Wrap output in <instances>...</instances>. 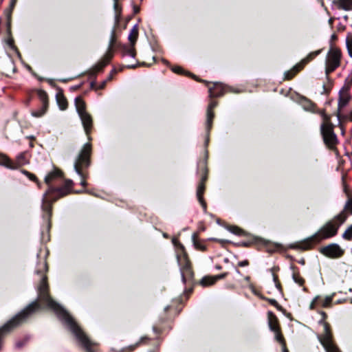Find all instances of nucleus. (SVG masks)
<instances>
[{
	"label": "nucleus",
	"instance_id": "72a5a7b5",
	"mask_svg": "<svg viewBox=\"0 0 352 352\" xmlns=\"http://www.w3.org/2000/svg\"><path fill=\"white\" fill-rule=\"evenodd\" d=\"M201 168H202V172L203 173H202L201 179V182H203L204 184V182L207 179V168L205 166V165H204Z\"/></svg>",
	"mask_w": 352,
	"mask_h": 352
},
{
	"label": "nucleus",
	"instance_id": "4be33fe9",
	"mask_svg": "<svg viewBox=\"0 0 352 352\" xmlns=\"http://www.w3.org/2000/svg\"><path fill=\"white\" fill-rule=\"evenodd\" d=\"M197 238V234L196 233H193L192 235V239L195 248L200 251H204L206 250V246L201 242L199 241Z\"/></svg>",
	"mask_w": 352,
	"mask_h": 352
},
{
	"label": "nucleus",
	"instance_id": "f257e3e1",
	"mask_svg": "<svg viewBox=\"0 0 352 352\" xmlns=\"http://www.w3.org/2000/svg\"><path fill=\"white\" fill-rule=\"evenodd\" d=\"M346 218V212L342 210L333 219L327 222L316 233L302 241L299 248L302 250H309L314 243L336 236L340 226L344 223Z\"/></svg>",
	"mask_w": 352,
	"mask_h": 352
},
{
	"label": "nucleus",
	"instance_id": "6ab92c4d",
	"mask_svg": "<svg viewBox=\"0 0 352 352\" xmlns=\"http://www.w3.org/2000/svg\"><path fill=\"white\" fill-rule=\"evenodd\" d=\"M75 105L78 115L87 113L85 111V104L80 97L75 98Z\"/></svg>",
	"mask_w": 352,
	"mask_h": 352
},
{
	"label": "nucleus",
	"instance_id": "f03ea898",
	"mask_svg": "<svg viewBox=\"0 0 352 352\" xmlns=\"http://www.w3.org/2000/svg\"><path fill=\"white\" fill-rule=\"evenodd\" d=\"M73 181L67 179L64 185L59 188L49 186L48 190L43 194L42 199V209L45 214V218L49 219L51 215L52 204L58 199L63 197L71 192Z\"/></svg>",
	"mask_w": 352,
	"mask_h": 352
},
{
	"label": "nucleus",
	"instance_id": "09e8293b",
	"mask_svg": "<svg viewBox=\"0 0 352 352\" xmlns=\"http://www.w3.org/2000/svg\"><path fill=\"white\" fill-rule=\"evenodd\" d=\"M22 346H23V343H22V342H17L16 343V347H17V348H20V347H21Z\"/></svg>",
	"mask_w": 352,
	"mask_h": 352
},
{
	"label": "nucleus",
	"instance_id": "49530a36",
	"mask_svg": "<svg viewBox=\"0 0 352 352\" xmlns=\"http://www.w3.org/2000/svg\"><path fill=\"white\" fill-rule=\"evenodd\" d=\"M140 11V8L137 6L133 5V14L138 13Z\"/></svg>",
	"mask_w": 352,
	"mask_h": 352
},
{
	"label": "nucleus",
	"instance_id": "4468645a",
	"mask_svg": "<svg viewBox=\"0 0 352 352\" xmlns=\"http://www.w3.org/2000/svg\"><path fill=\"white\" fill-rule=\"evenodd\" d=\"M226 91V87L220 82H214L213 87L209 88L210 97H219Z\"/></svg>",
	"mask_w": 352,
	"mask_h": 352
},
{
	"label": "nucleus",
	"instance_id": "9b49d317",
	"mask_svg": "<svg viewBox=\"0 0 352 352\" xmlns=\"http://www.w3.org/2000/svg\"><path fill=\"white\" fill-rule=\"evenodd\" d=\"M114 40V30L111 32V37L110 40V43L109 46V50L107 52L104 54L102 59L94 67V72H98L101 71L110 61L113 56V53L111 52V47Z\"/></svg>",
	"mask_w": 352,
	"mask_h": 352
},
{
	"label": "nucleus",
	"instance_id": "473e14b6",
	"mask_svg": "<svg viewBox=\"0 0 352 352\" xmlns=\"http://www.w3.org/2000/svg\"><path fill=\"white\" fill-rule=\"evenodd\" d=\"M22 173L24 175H25L30 180H32V181H36V176L34 174H32V173H30V172H28V171H27L25 170H23Z\"/></svg>",
	"mask_w": 352,
	"mask_h": 352
},
{
	"label": "nucleus",
	"instance_id": "4c0bfd02",
	"mask_svg": "<svg viewBox=\"0 0 352 352\" xmlns=\"http://www.w3.org/2000/svg\"><path fill=\"white\" fill-rule=\"evenodd\" d=\"M138 24L133 25V43H135V41L137 38L138 36V28H137Z\"/></svg>",
	"mask_w": 352,
	"mask_h": 352
},
{
	"label": "nucleus",
	"instance_id": "6e6552de",
	"mask_svg": "<svg viewBox=\"0 0 352 352\" xmlns=\"http://www.w3.org/2000/svg\"><path fill=\"white\" fill-rule=\"evenodd\" d=\"M320 340L327 352H340L333 342L330 329L327 324L324 325V333L320 338Z\"/></svg>",
	"mask_w": 352,
	"mask_h": 352
},
{
	"label": "nucleus",
	"instance_id": "58836bf2",
	"mask_svg": "<svg viewBox=\"0 0 352 352\" xmlns=\"http://www.w3.org/2000/svg\"><path fill=\"white\" fill-rule=\"evenodd\" d=\"M125 54L130 56H132V47L131 46L124 47Z\"/></svg>",
	"mask_w": 352,
	"mask_h": 352
},
{
	"label": "nucleus",
	"instance_id": "3c124183",
	"mask_svg": "<svg viewBox=\"0 0 352 352\" xmlns=\"http://www.w3.org/2000/svg\"><path fill=\"white\" fill-rule=\"evenodd\" d=\"M15 2H16V0H12V3H11V6H14V5Z\"/></svg>",
	"mask_w": 352,
	"mask_h": 352
},
{
	"label": "nucleus",
	"instance_id": "5701e85b",
	"mask_svg": "<svg viewBox=\"0 0 352 352\" xmlns=\"http://www.w3.org/2000/svg\"><path fill=\"white\" fill-rule=\"evenodd\" d=\"M213 278H214V276H206L201 278V280H200V284L203 287H207V286L212 285L216 283V280H213Z\"/></svg>",
	"mask_w": 352,
	"mask_h": 352
},
{
	"label": "nucleus",
	"instance_id": "f704fd0d",
	"mask_svg": "<svg viewBox=\"0 0 352 352\" xmlns=\"http://www.w3.org/2000/svg\"><path fill=\"white\" fill-rule=\"evenodd\" d=\"M229 230L231 232H232V233H234L235 234H237V235H241V232H242V230L240 228H239L237 227H235V226L230 227L229 228Z\"/></svg>",
	"mask_w": 352,
	"mask_h": 352
},
{
	"label": "nucleus",
	"instance_id": "f3484780",
	"mask_svg": "<svg viewBox=\"0 0 352 352\" xmlns=\"http://www.w3.org/2000/svg\"><path fill=\"white\" fill-rule=\"evenodd\" d=\"M268 325L272 331H276L278 329V320L276 316L272 312L268 311Z\"/></svg>",
	"mask_w": 352,
	"mask_h": 352
},
{
	"label": "nucleus",
	"instance_id": "c9c22d12",
	"mask_svg": "<svg viewBox=\"0 0 352 352\" xmlns=\"http://www.w3.org/2000/svg\"><path fill=\"white\" fill-rule=\"evenodd\" d=\"M148 340V338L146 336L142 337L139 342H136L135 344H133V349L135 346H139L142 343H145Z\"/></svg>",
	"mask_w": 352,
	"mask_h": 352
},
{
	"label": "nucleus",
	"instance_id": "dca6fc26",
	"mask_svg": "<svg viewBox=\"0 0 352 352\" xmlns=\"http://www.w3.org/2000/svg\"><path fill=\"white\" fill-rule=\"evenodd\" d=\"M204 190H205L204 184L203 182H199V184L197 186V197L199 202L201 205L204 212H206V203L204 201V198H203V194H204Z\"/></svg>",
	"mask_w": 352,
	"mask_h": 352
},
{
	"label": "nucleus",
	"instance_id": "ea45409f",
	"mask_svg": "<svg viewBox=\"0 0 352 352\" xmlns=\"http://www.w3.org/2000/svg\"><path fill=\"white\" fill-rule=\"evenodd\" d=\"M226 275H227V273H223L221 274L214 276L213 280H216V282H217L218 280L225 278L226 276Z\"/></svg>",
	"mask_w": 352,
	"mask_h": 352
},
{
	"label": "nucleus",
	"instance_id": "b1692460",
	"mask_svg": "<svg viewBox=\"0 0 352 352\" xmlns=\"http://www.w3.org/2000/svg\"><path fill=\"white\" fill-rule=\"evenodd\" d=\"M38 96L41 100L42 104L45 107H48L47 94L43 90L38 91Z\"/></svg>",
	"mask_w": 352,
	"mask_h": 352
},
{
	"label": "nucleus",
	"instance_id": "bb28decb",
	"mask_svg": "<svg viewBox=\"0 0 352 352\" xmlns=\"http://www.w3.org/2000/svg\"><path fill=\"white\" fill-rule=\"evenodd\" d=\"M346 45L349 55L352 57V33H349L346 38Z\"/></svg>",
	"mask_w": 352,
	"mask_h": 352
},
{
	"label": "nucleus",
	"instance_id": "9d476101",
	"mask_svg": "<svg viewBox=\"0 0 352 352\" xmlns=\"http://www.w3.org/2000/svg\"><path fill=\"white\" fill-rule=\"evenodd\" d=\"M320 253L329 258H338L342 256L344 250L337 243H331L320 249Z\"/></svg>",
	"mask_w": 352,
	"mask_h": 352
},
{
	"label": "nucleus",
	"instance_id": "7ed1b4c3",
	"mask_svg": "<svg viewBox=\"0 0 352 352\" xmlns=\"http://www.w3.org/2000/svg\"><path fill=\"white\" fill-rule=\"evenodd\" d=\"M91 151V146L89 143H86L76 160H75L74 168L76 173L81 177L80 185L82 186H87L85 179L87 175L83 172V168H87L90 164V155Z\"/></svg>",
	"mask_w": 352,
	"mask_h": 352
},
{
	"label": "nucleus",
	"instance_id": "2f4dec72",
	"mask_svg": "<svg viewBox=\"0 0 352 352\" xmlns=\"http://www.w3.org/2000/svg\"><path fill=\"white\" fill-rule=\"evenodd\" d=\"M172 242L175 246H177L178 247V248L180 249L181 253L184 252V246L182 243H180L177 239L173 238L172 239Z\"/></svg>",
	"mask_w": 352,
	"mask_h": 352
},
{
	"label": "nucleus",
	"instance_id": "1a4fd4ad",
	"mask_svg": "<svg viewBox=\"0 0 352 352\" xmlns=\"http://www.w3.org/2000/svg\"><path fill=\"white\" fill-rule=\"evenodd\" d=\"M320 53V50H317L313 52H311L307 55V57L303 58L300 63L295 65L292 70L287 71L284 74L285 79L289 80L291 79L299 70H300L304 65L308 63L310 60L314 59L316 56H317Z\"/></svg>",
	"mask_w": 352,
	"mask_h": 352
},
{
	"label": "nucleus",
	"instance_id": "cd10ccee",
	"mask_svg": "<svg viewBox=\"0 0 352 352\" xmlns=\"http://www.w3.org/2000/svg\"><path fill=\"white\" fill-rule=\"evenodd\" d=\"M113 1H114L113 8H114V11H115V22H116V23H118V20H119V16L120 14V8H119V3H118V0H113Z\"/></svg>",
	"mask_w": 352,
	"mask_h": 352
},
{
	"label": "nucleus",
	"instance_id": "a878e982",
	"mask_svg": "<svg viewBox=\"0 0 352 352\" xmlns=\"http://www.w3.org/2000/svg\"><path fill=\"white\" fill-rule=\"evenodd\" d=\"M275 333V338L276 340L279 342L280 344H283V352H289L288 350L286 349L283 338L282 335L280 334L279 331V329L276 330V331H274Z\"/></svg>",
	"mask_w": 352,
	"mask_h": 352
},
{
	"label": "nucleus",
	"instance_id": "c85d7f7f",
	"mask_svg": "<svg viewBox=\"0 0 352 352\" xmlns=\"http://www.w3.org/2000/svg\"><path fill=\"white\" fill-rule=\"evenodd\" d=\"M47 109V107H45V106L42 105V107L41 109H39L38 110L32 111V115L36 118L41 117L45 113Z\"/></svg>",
	"mask_w": 352,
	"mask_h": 352
},
{
	"label": "nucleus",
	"instance_id": "f8f14e48",
	"mask_svg": "<svg viewBox=\"0 0 352 352\" xmlns=\"http://www.w3.org/2000/svg\"><path fill=\"white\" fill-rule=\"evenodd\" d=\"M348 87H343L339 91L338 107L344 108L350 100Z\"/></svg>",
	"mask_w": 352,
	"mask_h": 352
},
{
	"label": "nucleus",
	"instance_id": "8fccbe9b",
	"mask_svg": "<svg viewBox=\"0 0 352 352\" xmlns=\"http://www.w3.org/2000/svg\"><path fill=\"white\" fill-rule=\"evenodd\" d=\"M153 329L155 333H158V329L155 327H154Z\"/></svg>",
	"mask_w": 352,
	"mask_h": 352
},
{
	"label": "nucleus",
	"instance_id": "7c9ffc66",
	"mask_svg": "<svg viewBox=\"0 0 352 352\" xmlns=\"http://www.w3.org/2000/svg\"><path fill=\"white\" fill-rule=\"evenodd\" d=\"M342 238L346 240L352 239V224L343 233Z\"/></svg>",
	"mask_w": 352,
	"mask_h": 352
},
{
	"label": "nucleus",
	"instance_id": "412c9836",
	"mask_svg": "<svg viewBox=\"0 0 352 352\" xmlns=\"http://www.w3.org/2000/svg\"><path fill=\"white\" fill-rule=\"evenodd\" d=\"M338 8L346 11L352 10V0H339Z\"/></svg>",
	"mask_w": 352,
	"mask_h": 352
},
{
	"label": "nucleus",
	"instance_id": "a18cd8bd",
	"mask_svg": "<svg viewBox=\"0 0 352 352\" xmlns=\"http://www.w3.org/2000/svg\"><path fill=\"white\" fill-rule=\"evenodd\" d=\"M116 70L115 69H113L111 71V74H109V77H108V78H107V80H110L112 78L113 75L114 74H116Z\"/></svg>",
	"mask_w": 352,
	"mask_h": 352
},
{
	"label": "nucleus",
	"instance_id": "a19ab883",
	"mask_svg": "<svg viewBox=\"0 0 352 352\" xmlns=\"http://www.w3.org/2000/svg\"><path fill=\"white\" fill-rule=\"evenodd\" d=\"M273 279H274V281L275 283V285L276 287L280 290V284L277 282V277L273 274Z\"/></svg>",
	"mask_w": 352,
	"mask_h": 352
},
{
	"label": "nucleus",
	"instance_id": "37998d69",
	"mask_svg": "<svg viewBox=\"0 0 352 352\" xmlns=\"http://www.w3.org/2000/svg\"><path fill=\"white\" fill-rule=\"evenodd\" d=\"M13 42H14V41H13V39H12V38H10V39H8V41H7L8 45L11 48H12V49H14V43H13Z\"/></svg>",
	"mask_w": 352,
	"mask_h": 352
},
{
	"label": "nucleus",
	"instance_id": "6e6d98bb",
	"mask_svg": "<svg viewBox=\"0 0 352 352\" xmlns=\"http://www.w3.org/2000/svg\"><path fill=\"white\" fill-rule=\"evenodd\" d=\"M299 263H301V264H304L305 261H300Z\"/></svg>",
	"mask_w": 352,
	"mask_h": 352
},
{
	"label": "nucleus",
	"instance_id": "c756f323",
	"mask_svg": "<svg viewBox=\"0 0 352 352\" xmlns=\"http://www.w3.org/2000/svg\"><path fill=\"white\" fill-rule=\"evenodd\" d=\"M292 279L296 284L300 286L302 285L305 283L304 278L301 277L298 273L294 272L292 274Z\"/></svg>",
	"mask_w": 352,
	"mask_h": 352
},
{
	"label": "nucleus",
	"instance_id": "a211bd4d",
	"mask_svg": "<svg viewBox=\"0 0 352 352\" xmlns=\"http://www.w3.org/2000/svg\"><path fill=\"white\" fill-rule=\"evenodd\" d=\"M331 300H332V297H331V296H327L324 299H320V297L317 296L312 301V302L310 305V308L314 309L315 304L319 303L320 301H321L320 303L322 304V305L323 307H327L331 303Z\"/></svg>",
	"mask_w": 352,
	"mask_h": 352
},
{
	"label": "nucleus",
	"instance_id": "423d86ee",
	"mask_svg": "<svg viewBox=\"0 0 352 352\" xmlns=\"http://www.w3.org/2000/svg\"><path fill=\"white\" fill-rule=\"evenodd\" d=\"M26 153H19L16 157V162H13L10 158L3 155H0V164L10 169H16L20 166L28 164Z\"/></svg>",
	"mask_w": 352,
	"mask_h": 352
},
{
	"label": "nucleus",
	"instance_id": "2eb2a0df",
	"mask_svg": "<svg viewBox=\"0 0 352 352\" xmlns=\"http://www.w3.org/2000/svg\"><path fill=\"white\" fill-rule=\"evenodd\" d=\"M82 121L85 131L89 135L92 127L91 116L87 112L79 116Z\"/></svg>",
	"mask_w": 352,
	"mask_h": 352
},
{
	"label": "nucleus",
	"instance_id": "5fc2aeb1",
	"mask_svg": "<svg viewBox=\"0 0 352 352\" xmlns=\"http://www.w3.org/2000/svg\"><path fill=\"white\" fill-rule=\"evenodd\" d=\"M164 236L165 238H168V235H167L166 234H165V233L164 234Z\"/></svg>",
	"mask_w": 352,
	"mask_h": 352
},
{
	"label": "nucleus",
	"instance_id": "864d4df0",
	"mask_svg": "<svg viewBox=\"0 0 352 352\" xmlns=\"http://www.w3.org/2000/svg\"><path fill=\"white\" fill-rule=\"evenodd\" d=\"M216 268L217 270H220V269H221V267L220 265H217V266H216Z\"/></svg>",
	"mask_w": 352,
	"mask_h": 352
},
{
	"label": "nucleus",
	"instance_id": "c03bdc74",
	"mask_svg": "<svg viewBox=\"0 0 352 352\" xmlns=\"http://www.w3.org/2000/svg\"><path fill=\"white\" fill-rule=\"evenodd\" d=\"M269 302H270V303L271 305H274V306H276L277 307H278V304L277 301L275 299H270Z\"/></svg>",
	"mask_w": 352,
	"mask_h": 352
},
{
	"label": "nucleus",
	"instance_id": "393cba45",
	"mask_svg": "<svg viewBox=\"0 0 352 352\" xmlns=\"http://www.w3.org/2000/svg\"><path fill=\"white\" fill-rule=\"evenodd\" d=\"M58 177H60V173L54 171L47 175L45 178V181L50 186L53 179Z\"/></svg>",
	"mask_w": 352,
	"mask_h": 352
},
{
	"label": "nucleus",
	"instance_id": "0eeeda50",
	"mask_svg": "<svg viewBox=\"0 0 352 352\" xmlns=\"http://www.w3.org/2000/svg\"><path fill=\"white\" fill-rule=\"evenodd\" d=\"M321 134L324 143L329 147L336 144L338 139L333 132V125L328 121L323 122L320 126Z\"/></svg>",
	"mask_w": 352,
	"mask_h": 352
},
{
	"label": "nucleus",
	"instance_id": "e433bc0d",
	"mask_svg": "<svg viewBox=\"0 0 352 352\" xmlns=\"http://www.w3.org/2000/svg\"><path fill=\"white\" fill-rule=\"evenodd\" d=\"M172 71L175 73H177V74H184V70L182 67H179V66H176V67H173L172 68Z\"/></svg>",
	"mask_w": 352,
	"mask_h": 352
},
{
	"label": "nucleus",
	"instance_id": "20e7f679",
	"mask_svg": "<svg viewBox=\"0 0 352 352\" xmlns=\"http://www.w3.org/2000/svg\"><path fill=\"white\" fill-rule=\"evenodd\" d=\"M341 52L338 48L331 47L325 60V74L328 78L330 73L336 69L340 65Z\"/></svg>",
	"mask_w": 352,
	"mask_h": 352
},
{
	"label": "nucleus",
	"instance_id": "39448f33",
	"mask_svg": "<svg viewBox=\"0 0 352 352\" xmlns=\"http://www.w3.org/2000/svg\"><path fill=\"white\" fill-rule=\"evenodd\" d=\"M177 259L179 266L182 282L185 283L187 278H191L193 276L190 261L185 251L182 252L181 254H177Z\"/></svg>",
	"mask_w": 352,
	"mask_h": 352
},
{
	"label": "nucleus",
	"instance_id": "603ef678",
	"mask_svg": "<svg viewBox=\"0 0 352 352\" xmlns=\"http://www.w3.org/2000/svg\"><path fill=\"white\" fill-rule=\"evenodd\" d=\"M106 82H107V80L103 82V83H102V85L101 86V88H102L104 86V85L106 84Z\"/></svg>",
	"mask_w": 352,
	"mask_h": 352
},
{
	"label": "nucleus",
	"instance_id": "aec40b11",
	"mask_svg": "<svg viewBox=\"0 0 352 352\" xmlns=\"http://www.w3.org/2000/svg\"><path fill=\"white\" fill-rule=\"evenodd\" d=\"M56 98L59 109L62 111L65 110L67 108V101L64 96L61 94H58Z\"/></svg>",
	"mask_w": 352,
	"mask_h": 352
},
{
	"label": "nucleus",
	"instance_id": "ddd939ff",
	"mask_svg": "<svg viewBox=\"0 0 352 352\" xmlns=\"http://www.w3.org/2000/svg\"><path fill=\"white\" fill-rule=\"evenodd\" d=\"M217 105V102L216 101H212L209 104L207 113H206V130L208 133L212 124V119L214 118V113L212 112V109Z\"/></svg>",
	"mask_w": 352,
	"mask_h": 352
},
{
	"label": "nucleus",
	"instance_id": "79ce46f5",
	"mask_svg": "<svg viewBox=\"0 0 352 352\" xmlns=\"http://www.w3.org/2000/svg\"><path fill=\"white\" fill-rule=\"evenodd\" d=\"M248 261L247 260H245V261H240L238 265L240 267H245V266H247L248 265Z\"/></svg>",
	"mask_w": 352,
	"mask_h": 352
},
{
	"label": "nucleus",
	"instance_id": "de8ad7c7",
	"mask_svg": "<svg viewBox=\"0 0 352 352\" xmlns=\"http://www.w3.org/2000/svg\"><path fill=\"white\" fill-rule=\"evenodd\" d=\"M128 38H129V41L132 43V29L130 30V32L129 33Z\"/></svg>",
	"mask_w": 352,
	"mask_h": 352
}]
</instances>
